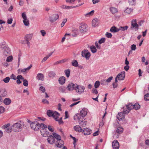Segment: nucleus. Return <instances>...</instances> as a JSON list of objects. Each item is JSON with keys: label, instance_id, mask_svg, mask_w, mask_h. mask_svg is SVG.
<instances>
[{"label": "nucleus", "instance_id": "nucleus-1", "mask_svg": "<svg viewBox=\"0 0 149 149\" xmlns=\"http://www.w3.org/2000/svg\"><path fill=\"white\" fill-rule=\"evenodd\" d=\"M130 104L126 106L123 107V112L119 113L116 116L117 119L119 121L122 120L125 118V114H127L129 113L130 110L129 107Z\"/></svg>", "mask_w": 149, "mask_h": 149}, {"label": "nucleus", "instance_id": "nucleus-2", "mask_svg": "<svg viewBox=\"0 0 149 149\" xmlns=\"http://www.w3.org/2000/svg\"><path fill=\"white\" fill-rule=\"evenodd\" d=\"M22 122L20 121L13 124L11 126V129L15 132H19L21 131L22 129Z\"/></svg>", "mask_w": 149, "mask_h": 149}, {"label": "nucleus", "instance_id": "nucleus-3", "mask_svg": "<svg viewBox=\"0 0 149 149\" xmlns=\"http://www.w3.org/2000/svg\"><path fill=\"white\" fill-rule=\"evenodd\" d=\"M85 88L83 86L78 85L76 84L75 90L76 93L79 94H81L84 92Z\"/></svg>", "mask_w": 149, "mask_h": 149}, {"label": "nucleus", "instance_id": "nucleus-4", "mask_svg": "<svg viewBox=\"0 0 149 149\" xmlns=\"http://www.w3.org/2000/svg\"><path fill=\"white\" fill-rule=\"evenodd\" d=\"M47 113L49 117L52 116L54 118L56 116H59L60 115L58 112L56 111H53L50 110H48L47 111Z\"/></svg>", "mask_w": 149, "mask_h": 149}, {"label": "nucleus", "instance_id": "nucleus-5", "mask_svg": "<svg viewBox=\"0 0 149 149\" xmlns=\"http://www.w3.org/2000/svg\"><path fill=\"white\" fill-rule=\"evenodd\" d=\"M91 54L87 50L84 49L81 52V56L85 57L87 60H88L91 56Z\"/></svg>", "mask_w": 149, "mask_h": 149}, {"label": "nucleus", "instance_id": "nucleus-6", "mask_svg": "<svg viewBox=\"0 0 149 149\" xmlns=\"http://www.w3.org/2000/svg\"><path fill=\"white\" fill-rule=\"evenodd\" d=\"M131 26V29L135 31H137L139 29V24L137 23L136 19H133L132 20Z\"/></svg>", "mask_w": 149, "mask_h": 149}, {"label": "nucleus", "instance_id": "nucleus-7", "mask_svg": "<svg viewBox=\"0 0 149 149\" xmlns=\"http://www.w3.org/2000/svg\"><path fill=\"white\" fill-rule=\"evenodd\" d=\"M30 125L31 128L35 131L38 130L40 129L39 124L37 123L33 122L31 123Z\"/></svg>", "mask_w": 149, "mask_h": 149}, {"label": "nucleus", "instance_id": "nucleus-8", "mask_svg": "<svg viewBox=\"0 0 149 149\" xmlns=\"http://www.w3.org/2000/svg\"><path fill=\"white\" fill-rule=\"evenodd\" d=\"M76 84H74L73 83L70 82L66 88L69 91H72L75 89Z\"/></svg>", "mask_w": 149, "mask_h": 149}, {"label": "nucleus", "instance_id": "nucleus-9", "mask_svg": "<svg viewBox=\"0 0 149 149\" xmlns=\"http://www.w3.org/2000/svg\"><path fill=\"white\" fill-rule=\"evenodd\" d=\"M88 26L85 24H81L80 26V31L81 33H84L88 30Z\"/></svg>", "mask_w": 149, "mask_h": 149}, {"label": "nucleus", "instance_id": "nucleus-10", "mask_svg": "<svg viewBox=\"0 0 149 149\" xmlns=\"http://www.w3.org/2000/svg\"><path fill=\"white\" fill-rule=\"evenodd\" d=\"M125 77V72L123 71L120 73L118 74L116 77L119 80H122L124 79Z\"/></svg>", "mask_w": 149, "mask_h": 149}, {"label": "nucleus", "instance_id": "nucleus-11", "mask_svg": "<svg viewBox=\"0 0 149 149\" xmlns=\"http://www.w3.org/2000/svg\"><path fill=\"white\" fill-rule=\"evenodd\" d=\"M113 148L114 149H118L119 148V144L118 141L116 140L114 141L112 143Z\"/></svg>", "mask_w": 149, "mask_h": 149}, {"label": "nucleus", "instance_id": "nucleus-12", "mask_svg": "<svg viewBox=\"0 0 149 149\" xmlns=\"http://www.w3.org/2000/svg\"><path fill=\"white\" fill-rule=\"evenodd\" d=\"M59 15L57 14H54L53 17H49V21L51 22L56 21L59 18Z\"/></svg>", "mask_w": 149, "mask_h": 149}, {"label": "nucleus", "instance_id": "nucleus-13", "mask_svg": "<svg viewBox=\"0 0 149 149\" xmlns=\"http://www.w3.org/2000/svg\"><path fill=\"white\" fill-rule=\"evenodd\" d=\"M82 132L84 135H88L91 134V130L89 128H84Z\"/></svg>", "mask_w": 149, "mask_h": 149}, {"label": "nucleus", "instance_id": "nucleus-14", "mask_svg": "<svg viewBox=\"0 0 149 149\" xmlns=\"http://www.w3.org/2000/svg\"><path fill=\"white\" fill-rule=\"evenodd\" d=\"M65 78L63 76L61 77L58 79L59 83L61 85L65 83Z\"/></svg>", "mask_w": 149, "mask_h": 149}, {"label": "nucleus", "instance_id": "nucleus-15", "mask_svg": "<svg viewBox=\"0 0 149 149\" xmlns=\"http://www.w3.org/2000/svg\"><path fill=\"white\" fill-rule=\"evenodd\" d=\"M63 144V140H61V139L58 141H56V146L58 148H61Z\"/></svg>", "mask_w": 149, "mask_h": 149}, {"label": "nucleus", "instance_id": "nucleus-16", "mask_svg": "<svg viewBox=\"0 0 149 149\" xmlns=\"http://www.w3.org/2000/svg\"><path fill=\"white\" fill-rule=\"evenodd\" d=\"M92 22V26L94 27H95L97 26L99 23L98 19L97 18L93 19Z\"/></svg>", "mask_w": 149, "mask_h": 149}, {"label": "nucleus", "instance_id": "nucleus-17", "mask_svg": "<svg viewBox=\"0 0 149 149\" xmlns=\"http://www.w3.org/2000/svg\"><path fill=\"white\" fill-rule=\"evenodd\" d=\"M87 114V112L86 109H83L80 111V115L82 117H85Z\"/></svg>", "mask_w": 149, "mask_h": 149}, {"label": "nucleus", "instance_id": "nucleus-18", "mask_svg": "<svg viewBox=\"0 0 149 149\" xmlns=\"http://www.w3.org/2000/svg\"><path fill=\"white\" fill-rule=\"evenodd\" d=\"M132 106L133 108L135 110H138L140 108V106L138 103H136L134 105L131 103V107Z\"/></svg>", "mask_w": 149, "mask_h": 149}, {"label": "nucleus", "instance_id": "nucleus-19", "mask_svg": "<svg viewBox=\"0 0 149 149\" xmlns=\"http://www.w3.org/2000/svg\"><path fill=\"white\" fill-rule=\"evenodd\" d=\"M3 48V51H4V54H6V53H9L10 52V50L9 48L6 46H4L3 47H1Z\"/></svg>", "mask_w": 149, "mask_h": 149}, {"label": "nucleus", "instance_id": "nucleus-20", "mask_svg": "<svg viewBox=\"0 0 149 149\" xmlns=\"http://www.w3.org/2000/svg\"><path fill=\"white\" fill-rule=\"evenodd\" d=\"M0 93L2 97H5L7 95V92L5 89H1Z\"/></svg>", "mask_w": 149, "mask_h": 149}, {"label": "nucleus", "instance_id": "nucleus-21", "mask_svg": "<svg viewBox=\"0 0 149 149\" xmlns=\"http://www.w3.org/2000/svg\"><path fill=\"white\" fill-rule=\"evenodd\" d=\"M11 102V100L8 98L5 99L3 100V103L6 105L10 104Z\"/></svg>", "mask_w": 149, "mask_h": 149}, {"label": "nucleus", "instance_id": "nucleus-22", "mask_svg": "<svg viewBox=\"0 0 149 149\" xmlns=\"http://www.w3.org/2000/svg\"><path fill=\"white\" fill-rule=\"evenodd\" d=\"M59 116H56L54 118V119L56 121H58V123L59 125L63 124V122L62 120V117L60 119H58Z\"/></svg>", "mask_w": 149, "mask_h": 149}, {"label": "nucleus", "instance_id": "nucleus-23", "mask_svg": "<svg viewBox=\"0 0 149 149\" xmlns=\"http://www.w3.org/2000/svg\"><path fill=\"white\" fill-rule=\"evenodd\" d=\"M119 31V29L117 28L115 26H113L111 27L110 29V31L113 33H116Z\"/></svg>", "mask_w": 149, "mask_h": 149}, {"label": "nucleus", "instance_id": "nucleus-24", "mask_svg": "<svg viewBox=\"0 0 149 149\" xmlns=\"http://www.w3.org/2000/svg\"><path fill=\"white\" fill-rule=\"evenodd\" d=\"M74 130L77 132H82V129L80 126L79 125H76L74 126Z\"/></svg>", "mask_w": 149, "mask_h": 149}, {"label": "nucleus", "instance_id": "nucleus-25", "mask_svg": "<svg viewBox=\"0 0 149 149\" xmlns=\"http://www.w3.org/2000/svg\"><path fill=\"white\" fill-rule=\"evenodd\" d=\"M52 134L53 135V136L57 140V141H58L61 139V136L58 134H56V133L53 132L52 133Z\"/></svg>", "mask_w": 149, "mask_h": 149}, {"label": "nucleus", "instance_id": "nucleus-26", "mask_svg": "<svg viewBox=\"0 0 149 149\" xmlns=\"http://www.w3.org/2000/svg\"><path fill=\"white\" fill-rule=\"evenodd\" d=\"M37 79L38 80H40L43 81L44 79L43 75L41 73H38L36 77Z\"/></svg>", "mask_w": 149, "mask_h": 149}, {"label": "nucleus", "instance_id": "nucleus-27", "mask_svg": "<svg viewBox=\"0 0 149 149\" xmlns=\"http://www.w3.org/2000/svg\"><path fill=\"white\" fill-rule=\"evenodd\" d=\"M110 10L111 13L113 14H114L118 12V10L116 8L113 7H111L110 8Z\"/></svg>", "mask_w": 149, "mask_h": 149}, {"label": "nucleus", "instance_id": "nucleus-28", "mask_svg": "<svg viewBox=\"0 0 149 149\" xmlns=\"http://www.w3.org/2000/svg\"><path fill=\"white\" fill-rule=\"evenodd\" d=\"M123 131V128L121 127H118L116 131V132L118 134H121Z\"/></svg>", "mask_w": 149, "mask_h": 149}, {"label": "nucleus", "instance_id": "nucleus-29", "mask_svg": "<svg viewBox=\"0 0 149 149\" xmlns=\"http://www.w3.org/2000/svg\"><path fill=\"white\" fill-rule=\"evenodd\" d=\"M32 38V36L31 35L27 34L24 37V39L26 41L30 40Z\"/></svg>", "mask_w": 149, "mask_h": 149}, {"label": "nucleus", "instance_id": "nucleus-30", "mask_svg": "<svg viewBox=\"0 0 149 149\" xmlns=\"http://www.w3.org/2000/svg\"><path fill=\"white\" fill-rule=\"evenodd\" d=\"M56 75V74L55 73L52 71H49L48 74V76L52 78H54L55 76Z\"/></svg>", "mask_w": 149, "mask_h": 149}, {"label": "nucleus", "instance_id": "nucleus-31", "mask_svg": "<svg viewBox=\"0 0 149 149\" xmlns=\"http://www.w3.org/2000/svg\"><path fill=\"white\" fill-rule=\"evenodd\" d=\"M71 64L73 66L75 67L78 66V63L76 60H72L71 62Z\"/></svg>", "mask_w": 149, "mask_h": 149}, {"label": "nucleus", "instance_id": "nucleus-32", "mask_svg": "<svg viewBox=\"0 0 149 149\" xmlns=\"http://www.w3.org/2000/svg\"><path fill=\"white\" fill-rule=\"evenodd\" d=\"M67 77H69L70 76V70L69 69H68L65 70L64 71Z\"/></svg>", "mask_w": 149, "mask_h": 149}, {"label": "nucleus", "instance_id": "nucleus-33", "mask_svg": "<svg viewBox=\"0 0 149 149\" xmlns=\"http://www.w3.org/2000/svg\"><path fill=\"white\" fill-rule=\"evenodd\" d=\"M90 49L91 52L93 53H95L97 51V49L94 46H91Z\"/></svg>", "mask_w": 149, "mask_h": 149}, {"label": "nucleus", "instance_id": "nucleus-34", "mask_svg": "<svg viewBox=\"0 0 149 149\" xmlns=\"http://www.w3.org/2000/svg\"><path fill=\"white\" fill-rule=\"evenodd\" d=\"M53 138V136L52 135H50L48 136L47 140L48 143L50 144L52 141V139Z\"/></svg>", "mask_w": 149, "mask_h": 149}, {"label": "nucleus", "instance_id": "nucleus-35", "mask_svg": "<svg viewBox=\"0 0 149 149\" xmlns=\"http://www.w3.org/2000/svg\"><path fill=\"white\" fill-rule=\"evenodd\" d=\"M59 91L60 92L63 93L66 92V89L64 86H61L59 88Z\"/></svg>", "mask_w": 149, "mask_h": 149}, {"label": "nucleus", "instance_id": "nucleus-36", "mask_svg": "<svg viewBox=\"0 0 149 149\" xmlns=\"http://www.w3.org/2000/svg\"><path fill=\"white\" fill-rule=\"evenodd\" d=\"M40 132L41 133V134L43 136L48 137L49 136L48 135H49V133L48 131L45 130L44 132H45V133H42V131H40Z\"/></svg>", "mask_w": 149, "mask_h": 149}, {"label": "nucleus", "instance_id": "nucleus-37", "mask_svg": "<svg viewBox=\"0 0 149 149\" xmlns=\"http://www.w3.org/2000/svg\"><path fill=\"white\" fill-rule=\"evenodd\" d=\"M128 27V26H120L119 27V28H118V29H119V31L121 30L124 31L127 30Z\"/></svg>", "mask_w": 149, "mask_h": 149}, {"label": "nucleus", "instance_id": "nucleus-38", "mask_svg": "<svg viewBox=\"0 0 149 149\" xmlns=\"http://www.w3.org/2000/svg\"><path fill=\"white\" fill-rule=\"evenodd\" d=\"M13 59V56H10L7 57L6 60V61L7 62H10L12 61Z\"/></svg>", "mask_w": 149, "mask_h": 149}, {"label": "nucleus", "instance_id": "nucleus-39", "mask_svg": "<svg viewBox=\"0 0 149 149\" xmlns=\"http://www.w3.org/2000/svg\"><path fill=\"white\" fill-rule=\"evenodd\" d=\"M94 10H93L91 11L88 13L86 14H85V15L86 16H91L94 13Z\"/></svg>", "mask_w": 149, "mask_h": 149}, {"label": "nucleus", "instance_id": "nucleus-40", "mask_svg": "<svg viewBox=\"0 0 149 149\" xmlns=\"http://www.w3.org/2000/svg\"><path fill=\"white\" fill-rule=\"evenodd\" d=\"M100 85V82L99 81H96L95 83L94 87L95 88H97L99 87Z\"/></svg>", "mask_w": 149, "mask_h": 149}, {"label": "nucleus", "instance_id": "nucleus-41", "mask_svg": "<svg viewBox=\"0 0 149 149\" xmlns=\"http://www.w3.org/2000/svg\"><path fill=\"white\" fill-rule=\"evenodd\" d=\"M12 130V129H11V128L10 127H8L6 129L4 130V132L9 133L11 132Z\"/></svg>", "mask_w": 149, "mask_h": 149}, {"label": "nucleus", "instance_id": "nucleus-42", "mask_svg": "<svg viewBox=\"0 0 149 149\" xmlns=\"http://www.w3.org/2000/svg\"><path fill=\"white\" fill-rule=\"evenodd\" d=\"M113 77L112 76H111L107 79V80L104 79V82H106L108 83H109L111 82V81Z\"/></svg>", "mask_w": 149, "mask_h": 149}, {"label": "nucleus", "instance_id": "nucleus-43", "mask_svg": "<svg viewBox=\"0 0 149 149\" xmlns=\"http://www.w3.org/2000/svg\"><path fill=\"white\" fill-rule=\"evenodd\" d=\"M23 22L25 25L26 26H28L29 24V20L26 19V20H23Z\"/></svg>", "mask_w": 149, "mask_h": 149}, {"label": "nucleus", "instance_id": "nucleus-44", "mask_svg": "<svg viewBox=\"0 0 149 149\" xmlns=\"http://www.w3.org/2000/svg\"><path fill=\"white\" fill-rule=\"evenodd\" d=\"M23 85L25 86H27L28 85V81L26 79H24L23 80Z\"/></svg>", "mask_w": 149, "mask_h": 149}, {"label": "nucleus", "instance_id": "nucleus-45", "mask_svg": "<svg viewBox=\"0 0 149 149\" xmlns=\"http://www.w3.org/2000/svg\"><path fill=\"white\" fill-rule=\"evenodd\" d=\"M10 126V124L7 123L3 125V126H2V128L3 129L5 130V129H6L8 127H9Z\"/></svg>", "mask_w": 149, "mask_h": 149}, {"label": "nucleus", "instance_id": "nucleus-46", "mask_svg": "<svg viewBox=\"0 0 149 149\" xmlns=\"http://www.w3.org/2000/svg\"><path fill=\"white\" fill-rule=\"evenodd\" d=\"M144 99L146 101L149 100V93H147L144 95Z\"/></svg>", "mask_w": 149, "mask_h": 149}, {"label": "nucleus", "instance_id": "nucleus-47", "mask_svg": "<svg viewBox=\"0 0 149 149\" xmlns=\"http://www.w3.org/2000/svg\"><path fill=\"white\" fill-rule=\"evenodd\" d=\"M105 40V38H101L100 40H99V43L100 44H101L103 43H104Z\"/></svg>", "mask_w": 149, "mask_h": 149}, {"label": "nucleus", "instance_id": "nucleus-48", "mask_svg": "<svg viewBox=\"0 0 149 149\" xmlns=\"http://www.w3.org/2000/svg\"><path fill=\"white\" fill-rule=\"evenodd\" d=\"M10 79V78L9 77H7L4 78L3 81L5 83H7L9 82Z\"/></svg>", "mask_w": 149, "mask_h": 149}, {"label": "nucleus", "instance_id": "nucleus-49", "mask_svg": "<svg viewBox=\"0 0 149 149\" xmlns=\"http://www.w3.org/2000/svg\"><path fill=\"white\" fill-rule=\"evenodd\" d=\"M5 110V109L3 107L0 106V113H3L4 112Z\"/></svg>", "mask_w": 149, "mask_h": 149}, {"label": "nucleus", "instance_id": "nucleus-50", "mask_svg": "<svg viewBox=\"0 0 149 149\" xmlns=\"http://www.w3.org/2000/svg\"><path fill=\"white\" fill-rule=\"evenodd\" d=\"M22 18L24 20H26L27 18V17L26 14L25 12H24L22 13Z\"/></svg>", "mask_w": 149, "mask_h": 149}, {"label": "nucleus", "instance_id": "nucleus-51", "mask_svg": "<svg viewBox=\"0 0 149 149\" xmlns=\"http://www.w3.org/2000/svg\"><path fill=\"white\" fill-rule=\"evenodd\" d=\"M16 79L18 80L21 79L22 80H23L24 79V78L22 75H18L17 76Z\"/></svg>", "mask_w": 149, "mask_h": 149}, {"label": "nucleus", "instance_id": "nucleus-52", "mask_svg": "<svg viewBox=\"0 0 149 149\" xmlns=\"http://www.w3.org/2000/svg\"><path fill=\"white\" fill-rule=\"evenodd\" d=\"M73 144H74V147L75 148V146L76 145H77L76 142L78 141V139L76 138H74L73 139Z\"/></svg>", "mask_w": 149, "mask_h": 149}, {"label": "nucleus", "instance_id": "nucleus-53", "mask_svg": "<svg viewBox=\"0 0 149 149\" xmlns=\"http://www.w3.org/2000/svg\"><path fill=\"white\" fill-rule=\"evenodd\" d=\"M39 90L42 91L43 93H44L45 91V89L44 87L42 86H40L39 88Z\"/></svg>", "mask_w": 149, "mask_h": 149}, {"label": "nucleus", "instance_id": "nucleus-54", "mask_svg": "<svg viewBox=\"0 0 149 149\" xmlns=\"http://www.w3.org/2000/svg\"><path fill=\"white\" fill-rule=\"evenodd\" d=\"M105 35L106 37L108 38H111L112 36L111 33L107 32L106 33Z\"/></svg>", "mask_w": 149, "mask_h": 149}, {"label": "nucleus", "instance_id": "nucleus-55", "mask_svg": "<svg viewBox=\"0 0 149 149\" xmlns=\"http://www.w3.org/2000/svg\"><path fill=\"white\" fill-rule=\"evenodd\" d=\"M42 102L44 104H49V101L46 99H43L42 100Z\"/></svg>", "mask_w": 149, "mask_h": 149}, {"label": "nucleus", "instance_id": "nucleus-56", "mask_svg": "<svg viewBox=\"0 0 149 149\" xmlns=\"http://www.w3.org/2000/svg\"><path fill=\"white\" fill-rule=\"evenodd\" d=\"M136 49V45L133 44L131 46V49L132 50H135Z\"/></svg>", "mask_w": 149, "mask_h": 149}, {"label": "nucleus", "instance_id": "nucleus-57", "mask_svg": "<svg viewBox=\"0 0 149 149\" xmlns=\"http://www.w3.org/2000/svg\"><path fill=\"white\" fill-rule=\"evenodd\" d=\"M13 21L12 18H9L8 19L7 23L9 24H10L12 23Z\"/></svg>", "mask_w": 149, "mask_h": 149}, {"label": "nucleus", "instance_id": "nucleus-58", "mask_svg": "<svg viewBox=\"0 0 149 149\" xmlns=\"http://www.w3.org/2000/svg\"><path fill=\"white\" fill-rule=\"evenodd\" d=\"M32 66V65L31 64L28 68H24L26 73L31 69Z\"/></svg>", "mask_w": 149, "mask_h": 149}, {"label": "nucleus", "instance_id": "nucleus-59", "mask_svg": "<svg viewBox=\"0 0 149 149\" xmlns=\"http://www.w3.org/2000/svg\"><path fill=\"white\" fill-rule=\"evenodd\" d=\"M92 91L93 93L96 94H97L98 93V91H97L96 88H93L92 90Z\"/></svg>", "mask_w": 149, "mask_h": 149}, {"label": "nucleus", "instance_id": "nucleus-60", "mask_svg": "<svg viewBox=\"0 0 149 149\" xmlns=\"http://www.w3.org/2000/svg\"><path fill=\"white\" fill-rule=\"evenodd\" d=\"M75 7H76L75 6H65V7L64 8L65 9H70V8H75Z\"/></svg>", "mask_w": 149, "mask_h": 149}, {"label": "nucleus", "instance_id": "nucleus-61", "mask_svg": "<svg viewBox=\"0 0 149 149\" xmlns=\"http://www.w3.org/2000/svg\"><path fill=\"white\" fill-rule=\"evenodd\" d=\"M10 77L11 79H13L14 80H16V76L13 74L11 75Z\"/></svg>", "mask_w": 149, "mask_h": 149}, {"label": "nucleus", "instance_id": "nucleus-62", "mask_svg": "<svg viewBox=\"0 0 149 149\" xmlns=\"http://www.w3.org/2000/svg\"><path fill=\"white\" fill-rule=\"evenodd\" d=\"M65 117L64 119H65L69 118V116L68 115V112L67 111L65 112Z\"/></svg>", "mask_w": 149, "mask_h": 149}, {"label": "nucleus", "instance_id": "nucleus-63", "mask_svg": "<svg viewBox=\"0 0 149 149\" xmlns=\"http://www.w3.org/2000/svg\"><path fill=\"white\" fill-rule=\"evenodd\" d=\"M40 32H41L42 35L43 36H45V35L46 34V33L45 31L44 30H41L40 31Z\"/></svg>", "mask_w": 149, "mask_h": 149}, {"label": "nucleus", "instance_id": "nucleus-64", "mask_svg": "<svg viewBox=\"0 0 149 149\" xmlns=\"http://www.w3.org/2000/svg\"><path fill=\"white\" fill-rule=\"evenodd\" d=\"M48 130L51 132H53L54 130V129L50 126H48Z\"/></svg>", "mask_w": 149, "mask_h": 149}]
</instances>
